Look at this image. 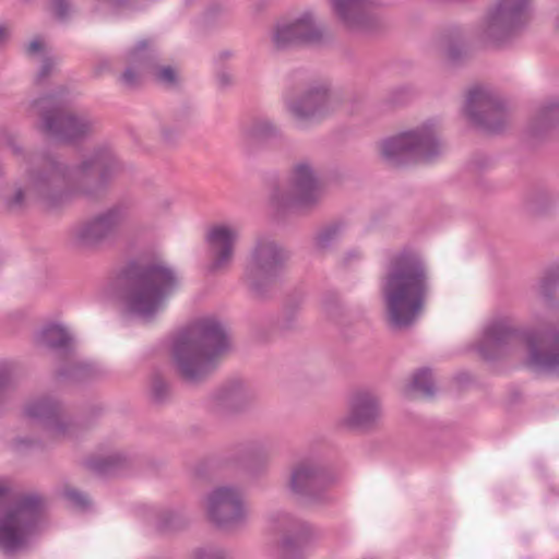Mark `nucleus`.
Segmentation results:
<instances>
[{
    "instance_id": "nucleus-5",
    "label": "nucleus",
    "mask_w": 559,
    "mask_h": 559,
    "mask_svg": "<svg viewBox=\"0 0 559 559\" xmlns=\"http://www.w3.org/2000/svg\"><path fill=\"white\" fill-rule=\"evenodd\" d=\"M525 343L528 350L527 365L538 371L559 373V330L521 333L509 321L490 323L484 331L478 352L487 360L508 353L515 344Z\"/></svg>"
},
{
    "instance_id": "nucleus-2",
    "label": "nucleus",
    "mask_w": 559,
    "mask_h": 559,
    "mask_svg": "<svg viewBox=\"0 0 559 559\" xmlns=\"http://www.w3.org/2000/svg\"><path fill=\"white\" fill-rule=\"evenodd\" d=\"M429 269L424 255L414 248L389 254L380 277V296L391 328L408 329L424 312L430 290Z\"/></svg>"
},
{
    "instance_id": "nucleus-38",
    "label": "nucleus",
    "mask_w": 559,
    "mask_h": 559,
    "mask_svg": "<svg viewBox=\"0 0 559 559\" xmlns=\"http://www.w3.org/2000/svg\"><path fill=\"white\" fill-rule=\"evenodd\" d=\"M64 497L75 507L84 510L90 507V499L88 497L75 489H67L64 491Z\"/></svg>"
},
{
    "instance_id": "nucleus-3",
    "label": "nucleus",
    "mask_w": 559,
    "mask_h": 559,
    "mask_svg": "<svg viewBox=\"0 0 559 559\" xmlns=\"http://www.w3.org/2000/svg\"><path fill=\"white\" fill-rule=\"evenodd\" d=\"M228 348L229 337L222 322L212 317L195 320L174 341L176 370L189 383L201 382L214 370L216 359Z\"/></svg>"
},
{
    "instance_id": "nucleus-41",
    "label": "nucleus",
    "mask_w": 559,
    "mask_h": 559,
    "mask_svg": "<svg viewBox=\"0 0 559 559\" xmlns=\"http://www.w3.org/2000/svg\"><path fill=\"white\" fill-rule=\"evenodd\" d=\"M52 9L58 19L63 20L70 12V0H51Z\"/></svg>"
},
{
    "instance_id": "nucleus-45",
    "label": "nucleus",
    "mask_w": 559,
    "mask_h": 559,
    "mask_svg": "<svg viewBox=\"0 0 559 559\" xmlns=\"http://www.w3.org/2000/svg\"><path fill=\"white\" fill-rule=\"evenodd\" d=\"M44 50V43L40 39H34L32 40L27 47L26 52L29 56H35L40 53Z\"/></svg>"
},
{
    "instance_id": "nucleus-7",
    "label": "nucleus",
    "mask_w": 559,
    "mask_h": 559,
    "mask_svg": "<svg viewBox=\"0 0 559 559\" xmlns=\"http://www.w3.org/2000/svg\"><path fill=\"white\" fill-rule=\"evenodd\" d=\"M48 501L38 492H25L15 498L0 518V550L13 554L24 547L41 526Z\"/></svg>"
},
{
    "instance_id": "nucleus-39",
    "label": "nucleus",
    "mask_w": 559,
    "mask_h": 559,
    "mask_svg": "<svg viewBox=\"0 0 559 559\" xmlns=\"http://www.w3.org/2000/svg\"><path fill=\"white\" fill-rule=\"evenodd\" d=\"M559 284V277L554 275L545 276L539 284V293L546 299H550L556 287Z\"/></svg>"
},
{
    "instance_id": "nucleus-4",
    "label": "nucleus",
    "mask_w": 559,
    "mask_h": 559,
    "mask_svg": "<svg viewBox=\"0 0 559 559\" xmlns=\"http://www.w3.org/2000/svg\"><path fill=\"white\" fill-rule=\"evenodd\" d=\"M180 276L162 260L130 263L124 271L123 301L129 313L153 319L179 289Z\"/></svg>"
},
{
    "instance_id": "nucleus-44",
    "label": "nucleus",
    "mask_w": 559,
    "mask_h": 559,
    "mask_svg": "<svg viewBox=\"0 0 559 559\" xmlns=\"http://www.w3.org/2000/svg\"><path fill=\"white\" fill-rule=\"evenodd\" d=\"M52 68H53V61L49 58L45 59L43 61L39 72H38V78H37L38 81H41L45 78H47L50 74V72L52 71Z\"/></svg>"
},
{
    "instance_id": "nucleus-46",
    "label": "nucleus",
    "mask_w": 559,
    "mask_h": 559,
    "mask_svg": "<svg viewBox=\"0 0 559 559\" xmlns=\"http://www.w3.org/2000/svg\"><path fill=\"white\" fill-rule=\"evenodd\" d=\"M217 81H218V84L222 86V87H226L228 85L231 84L233 82V78L229 73L227 72H221L218 73L217 75Z\"/></svg>"
},
{
    "instance_id": "nucleus-26",
    "label": "nucleus",
    "mask_w": 559,
    "mask_h": 559,
    "mask_svg": "<svg viewBox=\"0 0 559 559\" xmlns=\"http://www.w3.org/2000/svg\"><path fill=\"white\" fill-rule=\"evenodd\" d=\"M559 122V97L544 102L528 124V133L539 138Z\"/></svg>"
},
{
    "instance_id": "nucleus-50",
    "label": "nucleus",
    "mask_w": 559,
    "mask_h": 559,
    "mask_svg": "<svg viewBox=\"0 0 559 559\" xmlns=\"http://www.w3.org/2000/svg\"><path fill=\"white\" fill-rule=\"evenodd\" d=\"M557 28H558V31H559V19H558V23H557Z\"/></svg>"
},
{
    "instance_id": "nucleus-22",
    "label": "nucleus",
    "mask_w": 559,
    "mask_h": 559,
    "mask_svg": "<svg viewBox=\"0 0 559 559\" xmlns=\"http://www.w3.org/2000/svg\"><path fill=\"white\" fill-rule=\"evenodd\" d=\"M24 414L38 420L48 438L63 440L73 435L74 426L62 418L61 406L50 397H40L26 404Z\"/></svg>"
},
{
    "instance_id": "nucleus-27",
    "label": "nucleus",
    "mask_w": 559,
    "mask_h": 559,
    "mask_svg": "<svg viewBox=\"0 0 559 559\" xmlns=\"http://www.w3.org/2000/svg\"><path fill=\"white\" fill-rule=\"evenodd\" d=\"M36 343L39 346L53 350L68 352L71 347L72 338L64 328L52 324L44 328L37 334Z\"/></svg>"
},
{
    "instance_id": "nucleus-25",
    "label": "nucleus",
    "mask_w": 559,
    "mask_h": 559,
    "mask_svg": "<svg viewBox=\"0 0 559 559\" xmlns=\"http://www.w3.org/2000/svg\"><path fill=\"white\" fill-rule=\"evenodd\" d=\"M252 399L249 388L240 380H230L223 384L214 394L217 406L238 409Z\"/></svg>"
},
{
    "instance_id": "nucleus-23",
    "label": "nucleus",
    "mask_w": 559,
    "mask_h": 559,
    "mask_svg": "<svg viewBox=\"0 0 559 559\" xmlns=\"http://www.w3.org/2000/svg\"><path fill=\"white\" fill-rule=\"evenodd\" d=\"M381 417L380 397L372 391L359 390L350 395L342 423L348 428L369 430L379 424Z\"/></svg>"
},
{
    "instance_id": "nucleus-35",
    "label": "nucleus",
    "mask_w": 559,
    "mask_h": 559,
    "mask_svg": "<svg viewBox=\"0 0 559 559\" xmlns=\"http://www.w3.org/2000/svg\"><path fill=\"white\" fill-rule=\"evenodd\" d=\"M156 528L160 533H168L178 528L177 518L170 511H164L156 516Z\"/></svg>"
},
{
    "instance_id": "nucleus-15",
    "label": "nucleus",
    "mask_w": 559,
    "mask_h": 559,
    "mask_svg": "<svg viewBox=\"0 0 559 559\" xmlns=\"http://www.w3.org/2000/svg\"><path fill=\"white\" fill-rule=\"evenodd\" d=\"M465 114L476 127L489 133L501 131L508 123L504 103L496 93L484 87L469 91Z\"/></svg>"
},
{
    "instance_id": "nucleus-1",
    "label": "nucleus",
    "mask_w": 559,
    "mask_h": 559,
    "mask_svg": "<svg viewBox=\"0 0 559 559\" xmlns=\"http://www.w3.org/2000/svg\"><path fill=\"white\" fill-rule=\"evenodd\" d=\"M8 145L25 166L23 182H15L3 197L10 212H22L33 202L47 211L57 210L76 192L97 197L120 170L108 147L96 148L80 165L71 167L53 154L26 153L15 140Z\"/></svg>"
},
{
    "instance_id": "nucleus-18",
    "label": "nucleus",
    "mask_w": 559,
    "mask_h": 559,
    "mask_svg": "<svg viewBox=\"0 0 559 559\" xmlns=\"http://www.w3.org/2000/svg\"><path fill=\"white\" fill-rule=\"evenodd\" d=\"M123 61L126 69L119 76V82L128 88L140 86L157 61H160L157 39L146 37L136 40L126 51Z\"/></svg>"
},
{
    "instance_id": "nucleus-17",
    "label": "nucleus",
    "mask_w": 559,
    "mask_h": 559,
    "mask_svg": "<svg viewBox=\"0 0 559 559\" xmlns=\"http://www.w3.org/2000/svg\"><path fill=\"white\" fill-rule=\"evenodd\" d=\"M324 31L311 11L278 22L272 32L271 41L276 50H286L302 45H314L322 41Z\"/></svg>"
},
{
    "instance_id": "nucleus-31",
    "label": "nucleus",
    "mask_w": 559,
    "mask_h": 559,
    "mask_svg": "<svg viewBox=\"0 0 559 559\" xmlns=\"http://www.w3.org/2000/svg\"><path fill=\"white\" fill-rule=\"evenodd\" d=\"M146 79L166 87L175 88L179 84V71L170 64H160L159 61L147 73Z\"/></svg>"
},
{
    "instance_id": "nucleus-21",
    "label": "nucleus",
    "mask_w": 559,
    "mask_h": 559,
    "mask_svg": "<svg viewBox=\"0 0 559 559\" xmlns=\"http://www.w3.org/2000/svg\"><path fill=\"white\" fill-rule=\"evenodd\" d=\"M239 229L229 224H216L207 229L205 241L210 257L209 271L224 272L231 265Z\"/></svg>"
},
{
    "instance_id": "nucleus-40",
    "label": "nucleus",
    "mask_w": 559,
    "mask_h": 559,
    "mask_svg": "<svg viewBox=\"0 0 559 559\" xmlns=\"http://www.w3.org/2000/svg\"><path fill=\"white\" fill-rule=\"evenodd\" d=\"M194 559H226V556L221 549H206L198 548L193 552Z\"/></svg>"
},
{
    "instance_id": "nucleus-30",
    "label": "nucleus",
    "mask_w": 559,
    "mask_h": 559,
    "mask_svg": "<svg viewBox=\"0 0 559 559\" xmlns=\"http://www.w3.org/2000/svg\"><path fill=\"white\" fill-rule=\"evenodd\" d=\"M127 463L126 457L120 453H114L104 457H90L85 465L98 475H111L120 471Z\"/></svg>"
},
{
    "instance_id": "nucleus-8",
    "label": "nucleus",
    "mask_w": 559,
    "mask_h": 559,
    "mask_svg": "<svg viewBox=\"0 0 559 559\" xmlns=\"http://www.w3.org/2000/svg\"><path fill=\"white\" fill-rule=\"evenodd\" d=\"M532 1L496 0L475 28L477 39L496 48L510 44L528 24Z\"/></svg>"
},
{
    "instance_id": "nucleus-6",
    "label": "nucleus",
    "mask_w": 559,
    "mask_h": 559,
    "mask_svg": "<svg viewBox=\"0 0 559 559\" xmlns=\"http://www.w3.org/2000/svg\"><path fill=\"white\" fill-rule=\"evenodd\" d=\"M29 116L39 118V130L64 142H73L91 134L95 121L86 114H76L61 93H49L28 105Z\"/></svg>"
},
{
    "instance_id": "nucleus-43",
    "label": "nucleus",
    "mask_w": 559,
    "mask_h": 559,
    "mask_svg": "<svg viewBox=\"0 0 559 559\" xmlns=\"http://www.w3.org/2000/svg\"><path fill=\"white\" fill-rule=\"evenodd\" d=\"M99 2L108 3L114 8H132L138 4L140 0H98Z\"/></svg>"
},
{
    "instance_id": "nucleus-37",
    "label": "nucleus",
    "mask_w": 559,
    "mask_h": 559,
    "mask_svg": "<svg viewBox=\"0 0 559 559\" xmlns=\"http://www.w3.org/2000/svg\"><path fill=\"white\" fill-rule=\"evenodd\" d=\"M87 366L79 362H74L69 369L59 370L60 377L72 378L73 380H83L87 376Z\"/></svg>"
},
{
    "instance_id": "nucleus-24",
    "label": "nucleus",
    "mask_w": 559,
    "mask_h": 559,
    "mask_svg": "<svg viewBox=\"0 0 559 559\" xmlns=\"http://www.w3.org/2000/svg\"><path fill=\"white\" fill-rule=\"evenodd\" d=\"M283 136L281 128L270 118L254 117L240 128V144L248 153H254L260 146L270 140Z\"/></svg>"
},
{
    "instance_id": "nucleus-28",
    "label": "nucleus",
    "mask_w": 559,
    "mask_h": 559,
    "mask_svg": "<svg viewBox=\"0 0 559 559\" xmlns=\"http://www.w3.org/2000/svg\"><path fill=\"white\" fill-rule=\"evenodd\" d=\"M438 49L451 61H457L465 53L461 28L454 27L442 33L437 39Z\"/></svg>"
},
{
    "instance_id": "nucleus-20",
    "label": "nucleus",
    "mask_w": 559,
    "mask_h": 559,
    "mask_svg": "<svg viewBox=\"0 0 559 559\" xmlns=\"http://www.w3.org/2000/svg\"><path fill=\"white\" fill-rule=\"evenodd\" d=\"M322 195L318 171L309 160H300L294 165L289 176V197L280 200L283 206L310 207L317 204Z\"/></svg>"
},
{
    "instance_id": "nucleus-13",
    "label": "nucleus",
    "mask_w": 559,
    "mask_h": 559,
    "mask_svg": "<svg viewBox=\"0 0 559 559\" xmlns=\"http://www.w3.org/2000/svg\"><path fill=\"white\" fill-rule=\"evenodd\" d=\"M285 107L295 126L306 129L328 117L335 109V99L324 84L313 83L287 98Z\"/></svg>"
},
{
    "instance_id": "nucleus-12",
    "label": "nucleus",
    "mask_w": 559,
    "mask_h": 559,
    "mask_svg": "<svg viewBox=\"0 0 559 559\" xmlns=\"http://www.w3.org/2000/svg\"><path fill=\"white\" fill-rule=\"evenodd\" d=\"M130 217L131 209L128 204H114L76 224L71 229V239L82 247L98 246L114 239Z\"/></svg>"
},
{
    "instance_id": "nucleus-36",
    "label": "nucleus",
    "mask_w": 559,
    "mask_h": 559,
    "mask_svg": "<svg viewBox=\"0 0 559 559\" xmlns=\"http://www.w3.org/2000/svg\"><path fill=\"white\" fill-rule=\"evenodd\" d=\"M298 325V314L296 310L285 311L277 321L281 331L287 332L296 329Z\"/></svg>"
},
{
    "instance_id": "nucleus-11",
    "label": "nucleus",
    "mask_w": 559,
    "mask_h": 559,
    "mask_svg": "<svg viewBox=\"0 0 559 559\" xmlns=\"http://www.w3.org/2000/svg\"><path fill=\"white\" fill-rule=\"evenodd\" d=\"M337 477L314 460H301L290 469V491L311 504H326L334 499L328 489Z\"/></svg>"
},
{
    "instance_id": "nucleus-47",
    "label": "nucleus",
    "mask_w": 559,
    "mask_h": 559,
    "mask_svg": "<svg viewBox=\"0 0 559 559\" xmlns=\"http://www.w3.org/2000/svg\"><path fill=\"white\" fill-rule=\"evenodd\" d=\"M9 28L0 25V45L9 38Z\"/></svg>"
},
{
    "instance_id": "nucleus-33",
    "label": "nucleus",
    "mask_w": 559,
    "mask_h": 559,
    "mask_svg": "<svg viewBox=\"0 0 559 559\" xmlns=\"http://www.w3.org/2000/svg\"><path fill=\"white\" fill-rule=\"evenodd\" d=\"M342 235V225L333 223L321 228L314 238L316 248L320 251L328 250L337 242Z\"/></svg>"
},
{
    "instance_id": "nucleus-9",
    "label": "nucleus",
    "mask_w": 559,
    "mask_h": 559,
    "mask_svg": "<svg viewBox=\"0 0 559 559\" xmlns=\"http://www.w3.org/2000/svg\"><path fill=\"white\" fill-rule=\"evenodd\" d=\"M287 259L286 250L273 237H257L242 276L245 285L255 298L267 295Z\"/></svg>"
},
{
    "instance_id": "nucleus-10",
    "label": "nucleus",
    "mask_w": 559,
    "mask_h": 559,
    "mask_svg": "<svg viewBox=\"0 0 559 559\" xmlns=\"http://www.w3.org/2000/svg\"><path fill=\"white\" fill-rule=\"evenodd\" d=\"M440 153L441 144L430 123L385 139L380 144L382 159L392 167L431 162Z\"/></svg>"
},
{
    "instance_id": "nucleus-49",
    "label": "nucleus",
    "mask_w": 559,
    "mask_h": 559,
    "mask_svg": "<svg viewBox=\"0 0 559 559\" xmlns=\"http://www.w3.org/2000/svg\"><path fill=\"white\" fill-rule=\"evenodd\" d=\"M17 444L28 447V442L25 439H19Z\"/></svg>"
},
{
    "instance_id": "nucleus-42",
    "label": "nucleus",
    "mask_w": 559,
    "mask_h": 559,
    "mask_svg": "<svg viewBox=\"0 0 559 559\" xmlns=\"http://www.w3.org/2000/svg\"><path fill=\"white\" fill-rule=\"evenodd\" d=\"M250 454L254 457H262L266 460L271 456L272 450L271 447L265 443H258L251 448Z\"/></svg>"
},
{
    "instance_id": "nucleus-29",
    "label": "nucleus",
    "mask_w": 559,
    "mask_h": 559,
    "mask_svg": "<svg viewBox=\"0 0 559 559\" xmlns=\"http://www.w3.org/2000/svg\"><path fill=\"white\" fill-rule=\"evenodd\" d=\"M435 393L436 386L429 369L418 370L414 374L412 382L404 390V394L409 399H430Z\"/></svg>"
},
{
    "instance_id": "nucleus-14",
    "label": "nucleus",
    "mask_w": 559,
    "mask_h": 559,
    "mask_svg": "<svg viewBox=\"0 0 559 559\" xmlns=\"http://www.w3.org/2000/svg\"><path fill=\"white\" fill-rule=\"evenodd\" d=\"M275 521L281 534L276 559H301L321 537L319 530L310 523L288 513L277 514Z\"/></svg>"
},
{
    "instance_id": "nucleus-19",
    "label": "nucleus",
    "mask_w": 559,
    "mask_h": 559,
    "mask_svg": "<svg viewBox=\"0 0 559 559\" xmlns=\"http://www.w3.org/2000/svg\"><path fill=\"white\" fill-rule=\"evenodd\" d=\"M334 15L352 32L373 35L383 22L370 0H329Z\"/></svg>"
},
{
    "instance_id": "nucleus-32",
    "label": "nucleus",
    "mask_w": 559,
    "mask_h": 559,
    "mask_svg": "<svg viewBox=\"0 0 559 559\" xmlns=\"http://www.w3.org/2000/svg\"><path fill=\"white\" fill-rule=\"evenodd\" d=\"M20 374V367L15 362L0 364V404L14 390Z\"/></svg>"
},
{
    "instance_id": "nucleus-34",
    "label": "nucleus",
    "mask_w": 559,
    "mask_h": 559,
    "mask_svg": "<svg viewBox=\"0 0 559 559\" xmlns=\"http://www.w3.org/2000/svg\"><path fill=\"white\" fill-rule=\"evenodd\" d=\"M168 383L159 376H153L151 380V397L155 403H163L169 396Z\"/></svg>"
},
{
    "instance_id": "nucleus-48",
    "label": "nucleus",
    "mask_w": 559,
    "mask_h": 559,
    "mask_svg": "<svg viewBox=\"0 0 559 559\" xmlns=\"http://www.w3.org/2000/svg\"><path fill=\"white\" fill-rule=\"evenodd\" d=\"M9 488L0 481V501L7 495Z\"/></svg>"
},
{
    "instance_id": "nucleus-16",
    "label": "nucleus",
    "mask_w": 559,
    "mask_h": 559,
    "mask_svg": "<svg viewBox=\"0 0 559 559\" xmlns=\"http://www.w3.org/2000/svg\"><path fill=\"white\" fill-rule=\"evenodd\" d=\"M209 519L222 528L242 525L248 519V509L241 491L234 486H219L206 497Z\"/></svg>"
}]
</instances>
